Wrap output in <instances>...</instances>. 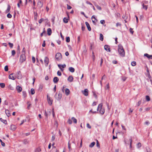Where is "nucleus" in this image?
Returning <instances> with one entry per match:
<instances>
[{
    "label": "nucleus",
    "instance_id": "obj_52",
    "mask_svg": "<svg viewBox=\"0 0 152 152\" xmlns=\"http://www.w3.org/2000/svg\"><path fill=\"white\" fill-rule=\"evenodd\" d=\"M55 135H53L52 136V139H51V141H53L55 139Z\"/></svg>",
    "mask_w": 152,
    "mask_h": 152
},
{
    "label": "nucleus",
    "instance_id": "obj_27",
    "mask_svg": "<svg viewBox=\"0 0 152 152\" xmlns=\"http://www.w3.org/2000/svg\"><path fill=\"white\" fill-rule=\"evenodd\" d=\"M91 18L92 19L94 18V20H92V21L93 23H94L95 24V23H96L95 20H96V21H97V20L96 19V18H95V17L94 16V15H93V16H92Z\"/></svg>",
    "mask_w": 152,
    "mask_h": 152
},
{
    "label": "nucleus",
    "instance_id": "obj_49",
    "mask_svg": "<svg viewBox=\"0 0 152 152\" xmlns=\"http://www.w3.org/2000/svg\"><path fill=\"white\" fill-rule=\"evenodd\" d=\"M7 17L9 18H11L12 17V16L11 14L8 13L7 15Z\"/></svg>",
    "mask_w": 152,
    "mask_h": 152
},
{
    "label": "nucleus",
    "instance_id": "obj_59",
    "mask_svg": "<svg viewBox=\"0 0 152 152\" xmlns=\"http://www.w3.org/2000/svg\"><path fill=\"white\" fill-rule=\"evenodd\" d=\"M45 40L43 41V43L42 44V46L43 47H45Z\"/></svg>",
    "mask_w": 152,
    "mask_h": 152
},
{
    "label": "nucleus",
    "instance_id": "obj_24",
    "mask_svg": "<svg viewBox=\"0 0 152 152\" xmlns=\"http://www.w3.org/2000/svg\"><path fill=\"white\" fill-rule=\"evenodd\" d=\"M95 142H93L91 143V144L89 145V146L90 148H92L95 145Z\"/></svg>",
    "mask_w": 152,
    "mask_h": 152
},
{
    "label": "nucleus",
    "instance_id": "obj_13",
    "mask_svg": "<svg viewBox=\"0 0 152 152\" xmlns=\"http://www.w3.org/2000/svg\"><path fill=\"white\" fill-rule=\"evenodd\" d=\"M58 80V78L57 77H55L53 79V81L55 83H56Z\"/></svg>",
    "mask_w": 152,
    "mask_h": 152
},
{
    "label": "nucleus",
    "instance_id": "obj_7",
    "mask_svg": "<svg viewBox=\"0 0 152 152\" xmlns=\"http://www.w3.org/2000/svg\"><path fill=\"white\" fill-rule=\"evenodd\" d=\"M82 92L83 94L85 96H87L88 95V91L87 89H85L84 91H82Z\"/></svg>",
    "mask_w": 152,
    "mask_h": 152
},
{
    "label": "nucleus",
    "instance_id": "obj_37",
    "mask_svg": "<svg viewBox=\"0 0 152 152\" xmlns=\"http://www.w3.org/2000/svg\"><path fill=\"white\" fill-rule=\"evenodd\" d=\"M41 151V149L40 148H37L35 150V152H39Z\"/></svg>",
    "mask_w": 152,
    "mask_h": 152
},
{
    "label": "nucleus",
    "instance_id": "obj_1",
    "mask_svg": "<svg viewBox=\"0 0 152 152\" xmlns=\"http://www.w3.org/2000/svg\"><path fill=\"white\" fill-rule=\"evenodd\" d=\"M118 51L119 55L122 57H124L125 55V52L124 50L123 46L121 45L118 46Z\"/></svg>",
    "mask_w": 152,
    "mask_h": 152
},
{
    "label": "nucleus",
    "instance_id": "obj_60",
    "mask_svg": "<svg viewBox=\"0 0 152 152\" xmlns=\"http://www.w3.org/2000/svg\"><path fill=\"white\" fill-rule=\"evenodd\" d=\"M133 110V109H131V108H130L129 110V113H132ZM129 114H130V113Z\"/></svg>",
    "mask_w": 152,
    "mask_h": 152
},
{
    "label": "nucleus",
    "instance_id": "obj_3",
    "mask_svg": "<svg viewBox=\"0 0 152 152\" xmlns=\"http://www.w3.org/2000/svg\"><path fill=\"white\" fill-rule=\"evenodd\" d=\"M56 58L58 61H59L62 58V55L61 53H58L56 55Z\"/></svg>",
    "mask_w": 152,
    "mask_h": 152
},
{
    "label": "nucleus",
    "instance_id": "obj_33",
    "mask_svg": "<svg viewBox=\"0 0 152 152\" xmlns=\"http://www.w3.org/2000/svg\"><path fill=\"white\" fill-rule=\"evenodd\" d=\"M142 6H143V8L145 10H147V6L144 5V4H142Z\"/></svg>",
    "mask_w": 152,
    "mask_h": 152
},
{
    "label": "nucleus",
    "instance_id": "obj_57",
    "mask_svg": "<svg viewBox=\"0 0 152 152\" xmlns=\"http://www.w3.org/2000/svg\"><path fill=\"white\" fill-rule=\"evenodd\" d=\"M67 9L68 10L72 8V7L69 5L68 4H67Z\"/></svg>",
    "mask_w": 152,
    "mask_h": 152
},
{
    "label": "nucleus",
    "instance_id": "obj_47",
    "mask_svg": "<svg viewBox=\"0 0 152 152\" xmlns=\"http://www.w3.org/2000/svg\"><path fill=\"white\" fill-rule=\"evenodd\" d=\"M44 19L43 18H41L40 19L39 21V23H41L42 22L44 21Z\"/></svg>",
    "mask_w": 152,
    "mask_h": 152
},
{
    "label": "nucleus",
    "instance_id": "obj_5",
    "mask_svg": "<svg viewBox=\"0 0 152 152\" xmlns=\"http://www.w3.org/2000/svg\"><path fill=\"white\" fill-rule=\"evenodd\" d=\"M47 100L48 104L50 105H51L52 104L53 100L48 95H47Z\"/></svg>",
    "mask_w": 152,
    "mask_h": 152
},
{
    "label": "nucleus",
    "instance_id": "obj_51",
    "mask_svg": "<svg viewBox=\"0 0 152 152\" xmlns=\"http://www.w3.org/2000/svg\"><path fill=\"white\" fill-rule=\"evenodd\" d=\"M57 75L59 76H61V72L59 71H58L57 72Z\"/></svg>",
    "mask_w": 152,
    "mask_h": 152
},
{
    "label": "nucleus",
    "instance_id": "obj_23",
    "mask_svg": "<svg viewBox=\"0 0 152 152\" xmlns=\"http://www.w3.org/2000/svg\"><path fill=\"white\" fill-rule=\"evenodd\" d=\"M102 103H100V104L98 107H97V110L98 111L99 109H101L102 108Z\"/></svg>",
    "mask_w": 152,
    "mask_h": 152
},
{
    "label": "nucleus",
    "instance_id": "obj_39",
    "mask_svg": "<svg viewBox=\"0 0 152 152\" xmlns=\"http://www.w3.org/2000/svg\"><path fill=\"white\" fill-rule=\"evenodd\" d=\"M136 63L135 61H133L131 63V65L133 66H134L136 65Z\"/></svg>",
    "mask_w": 152,
    "mask_h": 152
},
{
    "label": "nucleus",
    "instance_id": "obj_58",
    "mask_svg": "<svg viewBox=\"0 0 152 152\" xmlns=\"http://www.w3.org/2000/svg\"><path fill=\"white\" fill-rule=\"evenodd\" d=\"M87 127L89 129H91V126L88 123L87 124Z\"/></svg>",
    "mask_w": 152,
    "mask_h": 152
},
{
    "label": "nucleus",
    "instance_id": "obj_55",
    "mask_svg": "<svg viewBox=\"0 0 152 152\" xmlns=\"http://www.w3.org/2000/svg\"><path fill=\"white\" fill-rule=\"evenodd\" d=\"M141 100H140L139 101H138L137 104V106H139L141 104Z\"/></svg>",
    "mask_w": 152,
    "mask_h": 152
},
{
    "label": "nucleus",
    "instance_id": "obj_11",
    "mask_svg": "<svg viewBox=\"0 0 152 152\" xmlns=\"http://www.w3.org/2000/svg\"><path fill=\"white\" fill-rule=\"evenodd\" d=\"M73 78L72 76V75H70L69 77L68 78L67 80L71 82L73 81Z\"/></svg>",
    "mask_w": 152,
    "mask_h": 152
},
{
    "label": "nucleus",
    "instance_id": "obj_61",
    "mask_svg": "<svg viewBox=\"0 0 152 152\" xmlns=\"http://www.w3.org/2000/svg\"><path fill=\"white\" fill-rule=\"evenodd\" d=\"M32 60L33 62L34 63L35 62V58L34 57H32Z\"/></svg>",
    "mask_w": 152,
    "mask_h": 152
},
{
    "label": "nucleus",
    "instance_id": "obj_44",
    "mask_svg": "<svg viewBox=\"0 0 152 152\" xmlns=\"http://www.w3.org/2000/svg\"><path fill=\"white\" fill-rule=\"evenodd\" d=\"M67 122L68 123V124H71L72 123V120L70 119H68V120L67 121Z\"/></svg>",
    "mask_w": 152,
    "mask_h": 152
},
{
    "label": "nucleus",
    "instance_id": "obj_31",
    "mask_svg": "<svg viewBox=\"0 0 152 152\" xmlns=\"http://www.w3.org/2000/svg\"><path fill=\"white\" fill-rule=\"evenodd\" d=\"M0 120L1 121L3 122V123H4L5 124H6L7 123V121L6 120H3V119L1 118H0Z\"/></svg>",
    "mask_w": 152,
    "mask_h": 152
},
{
    "label": "nucleus",
    "instance_id": "obj_35",
    "mask_svg": "<svg viewBox=\"0 0 152 152\" xmlns=\"http://www.w3.org/2000/svg\"><path fill=\"white\" fill-rule=\"evenodd\" d=\"M137 146L138 148H139L141 146V144L140 142H139L137 144Z\"/></svg>",
    "mask_w": 152,
    "mask_h": 152
},
{
    "label": "nucleus",
    "instance_id": "obj_8",
    "mask_svg": "<svg viewBox=\"0 0 152 152\" xmlns=\"http://www.w3.org/2000/svg\"><path fill=\"white\" fill-rule=\"evenodd\" d=\"M104 48L105 50L106 51L109 52H110V47L109 45H105L104 46Z\"/></svg>",
    "mask_w": 152,
    "mask_h": 152
},
{
    "label": "nucleus",
    "instance_id": "obj_28",
    "mask_svg": "<svg viewBox=\"0 0 152 152\" xmlns=\"http://www.w3.org/2000/svg\"><path fill=\"white\" fill-rule=\"evenodd\" d=\"M27 104L28 105L27 108L28 109H29L30 107V106L31 105V104L29 102H27Z\"/></svg>",
    "mask_w": 152,
    "mask_h": 152
},
{
    "label": "nucleus",
    "instance_id": "obj_25",
    "mask_svg": "<svg viewBox=\"0 0 152 152\" xmlns=\"http://www.w3.org/2000/svg\"><path fill=\"white\" fill-rule=\"evenodd\" d=\"M99 39L101 41H103V36L102 34H100Z\"/></svg>",
    "mask_w": 152,
    "mask_h": 152
},
{
    "label": "nucleus",
    "instance_id": "obj_30",
    "mask_svg": "<svg viewBox=\"0 0 152 152\" xmlns=\"http://www.w3.org/2000/svg\"><path fill=\"white\" fill-rule=\"evenodd\" d=\"M31 94L32 95L34 94L35 93V91H34V89H33V88H32L31 89Z\"/></svg>",
    "mask_w": 152,
    "mask_h": 152
},
{
    "label": "nucleus",
    "instance_id": "obj_15",
    "mask_svg": "<svg viewBox=\"0 0 152 152\" xmlns=\"http://www.w3.org/2000/svg\"><path fill=\"white\" fill-rule=\"evenodd\" d=\"M17 90L18 92H20L22 90V88L20 86H18L17 87Z\"/></svg>",
    "mask_w": 152,
    "mask_h": 152
},
{
    "label": "nucleus",
    "instance_id": "obj_45",
    "mask_svg": "<svg viewBox=\"0 0 152 152\" xmlns=\"http://www.w3.org/2000/svg\"><path fill=\"white\" fill-rule=\"evenodd\" d=\"M45 116L46 117V118H48V113H47L46 112V111L45 110Z\"/></svg>",
    "mask_w": 152,
    "mask_h": 152
},
{
    "label": "nucleus",
    "instance_id": "obj_46",
    "mask_svg": "<svg viewBox=\"0 0 152 152\" xmlns=\"http://www.w3.org/2000/svg\"><path fill=\"white\" fill-rule=\"evenodd\" d=\"M8 44L9 45L10 47L11 48H13V44L12 43H11L10 42H9L8 43Z\"/></svg>",
    "mask_w": 152,
    "mask_h": 152
},
{
    "label": "nucleus",
    "instance_id": "obj_56",
    "mask_svg": "<svg viewBox=\"0 0 152 152\" xmlns=\"http://www.w3.org/2000/svg\"><path fill=\"white\" fill-rule=\"evenodd\" d=\"M23 143L25 144H26L28 143V142L27 141V140H25L23 141Z\"/></svg>",
    "mask_w": 152,
    "mask_h": 152
},
{
    "label": "nucleus",
    "instance_id": "obj_36",
    "mask_svg": "<svg viewBox=\"0 0 152 152\" xmlns=\"http://www.w3.org/2000/svg\"><path fill=\"white\" fill-rule=\"evenodd\" d=\"M70 38L69 37H66V41L67 42H70Z\"/></svg>",
    "mask_w": 152,
    "mask_h": 152
},
{
    "label": "nucleus",
    "instance_id": "obj_64",
    "mask_svg": "<svg viewBox=\"0 0 152 152\" xmlns=\"http://www.w3.org/2000/svg\"><path fill=\"white\" fill-rule=\"evenodd\" d=\"M149 124V123L148 121H146L145 122V124L147 125H148Z\"/></svg>",
    "mask_w": 152,
    "mask_h": 152
},
{
    "label": "nucleus",
    "instance_id": "obj_62",
    "mask_svg": "<svg viewBox=\"0 0 152 152\" xmlns=\"http://www.w3.org/2000/svg\"><path fill=\"white\" fill-rule=\"evenodd\" d=\"M42 88H43L42 86V85H40L39 86V90H42Z\"/></svg>",
    "mask_w": 152,
    "mask_h": 152
},
{
    "label": "nucleus",
    "instance_id": "obj_40",
    "mask_svg": "<svg viewBox=\"0 0 152 152\" xmlns=\"http://www.w3.org/2000/svg\"><path fill=\"white\" fill-rule=\"evenodd\" d=\"M26 53V49L25 48H23L22 52V54H25Z\"/></svg>",
    "mask_w": 152,
    "mask_h": 152
},
{
    "label": "nucleus",
    "instance_id": "obj_20",
    "mask_svg": "<svg viewBox=\"0 0 152 152\" xmlns=\"http://www.w3.org/2000/svg\"><path fill=\"white\" fill-rule=\"evenodd\" d=\"M34 19L35 20H37V12H34Z\"/></svg>",
    "mask_w": 152,
    "mask_h": 152
},
{
    "label": "nucleus",
    "instance_id": "obj_43",
    "mask_svg": "<svg viewBox=\"0 0 152 152\" xmlns=\"http://www.w3.org/2000/svg\"><path fill=\"white\" fill-rule=\"evenodd\" d=\"M96 146L99 148H100V145L99 143V142L97 140H96Z\"/></svg>",
    "mask_w": 152,
    "mask_h": 152
},
{
    "label": "nucleus",
    "instance_id": "obj_2",
    "mask_svg": "<svg viewBox=\"0 0 152 152\" xmlns=\"http://www.w3.org/2000/svg\"><path fill=\"white\" fill-rule=\"evenodd\" d=\"M26 60V56L25 54H22L20 57L19 62L22 64Z\"/></svg>",
    "mask_w": 152,
    "mask_h": 152
},
{
    "label": "nucleus",
    "instance_id": "obj_9",
    "mask_svg": "<svg viewBox=\"0 0 152 152\" xmlns=\"http://www.w3.org/2000/svg\"><path fill=\"white\" fill-rule=\"evenodd\" d=\"M44 61L45 63L46 64V66H47L49 62L48 58L47 57H45Z\"/></svg>",
    "mask_w": 152,
    "mask_h": 152
},
{
    "label": "nucleus",
    "instance_id": "obj_6",
    "mask_svg": "<svg viewBox=\"0 0 152 152\" xmlns=\"http://www.w3.org/2000/svg\"><path fill=\"white\" fill-rule=\"evenodd\" d=\"M16 76L18 79H21L22 78V76L20 71H19L17 72Z\"/></svg>",
    "mask_w": 152,
    "mask_h": 152
},
{
    "label": "nucleus",
    "instance_id": "obj_17",
    "mask_svg": "<svg viewBox=\"0 0 152 152\" xmlns=\"http://www.w3.org/2000/svg\"><path fill=\"white\" fill-rule=\"evenodd\" d=\"M48 34V35H50L52 33V31L50 28H48L47 29Z\"/></svg>",
    "mask_w": 152,
    "mask_h": 152
},
{
    "label": "nucleus",
    "instance_id": "obj_18",
    "mask_svg": "<svg viewBox=\"0 0 152 152\" xmlns=\"http://www.w3.org/2000/svg\"><path fill=\"white\" fill-rule=\"evenodd\" d=\"M5 112L6 114L8 117L10 116V114L9 110H6L5 111Z\"/></svg>",
    "mask_w": 152,
    "mask_h": 152
},
{
    "label": "nucleus",
    "instance_id": "obj_10",
    "mask_svg": "<svg viewBox=\"0 0 152 152\" xmlns=\"http://www.w3.org/2000/svg\"><path fill=\"white\" fill-rule=\"evenodd\" d=\"M16 129V127L15 126L13 125H12L10 126V129L12 130H15Z\"/></svg>",
    "mask_w": 152,
    "mask_h": 152
},
{
    "label": "nucleus",
    "instance_id": "obj_50",
    "mask_svg": "<svg viewBox=\"0 0 152 152\" xmlns=\"http://www.w3.org/2000/svg\"><path fill=\"white\" fill-rule=\"evenodd\" d=\"M0 141L1 142V145L3 146H5V144L4 142H2V140L1 139H0Z\"/></svg>",
    "mask_w": 152,
    "mask_h": 152
},
{
    "label": "nucleus",
    "instance_id": "obj_26",
    "mask_svg": "<svg viewBox=\"0 0 152 152\" xmlns=\"http://www.w3.org/2000/svg\"><path fill=\"white\" fill-rule=\"evenodd\" d=\"M72 120L73 121L74 123L76 124L77 123V120L74 117H72Z\"/></svg>",
    "mask_w": 152,
    "mask_h": 152
},
{
    "label": "nucleus",
    "instance_id": "obj_21",
    "mask_svg": "<svg viewBox=\"0 0 152 152\" xmlns=\"http://www.w3.org/2000/svg\"><path fill=\"white\" fill-rule=\"evenodd\" d=\"M69 70L72 72H73L75 71V69L72 67H70L69 68Z\"/></svg>",
    "mask_w": 152,
    "mask_h": 152
},
{
    "label": "nucleus",
    "instance_id": "obj_38",
    "mask_svg": "<svg viewBox=\"0 0 152 152\" xmlns=\"http://www.w3.org/2000/svg\"><path fill=\"white\" fill-rule=\"evenodd\" d=\"M15 54V51L13 50L12 51V56H14Z\"/></svg>",
    "mask_w": 152,
    "mask_h": 152
},
{
    "label": "nucleus",
    "instance_id": "obj_16",
    "mask_svg": "<svg viewBox=\"0 0 152 152\" xmlns=\"http://www.w3.org/2000/svg\"><path fill=\"white\" fill-rule=\"evenodd\" d=\"M70 93V91L68 88H66L65 90V94L66 95H69Z\"/></svg>",
    "mask_w": 152,
    "mask_h": 152
},
{
    "label": "nucleus",
    "instance_id": "obj_29",
    "mask_svg": "<svg viewBox=\"0 0 152 152\" xmlns=\"http://www.w3.org/2000/svg\"><path fill=\"white\" fill-rule=\"evenodd\" d=\"M10 8H11L10 6L9 5H8V7H7V10H6V12L7 13V12H9L10 11Z\"/></svg>",
    "mask_w": 152,
    "mask_h": 152
},
{
    "label": "nucleus",
    "instance_id": "obj_34",
    "mask_svg": "<svg viewBox=\"0 0 152 152\" xmlns=\"http://www.w3.org/2000/svg\"><path fill=\"white\" fill-rule=\"evenodd\" d=\"M5 86V84L4 83H0V86L1 88H4Z\"/></svg>",
    "mask_w": 152,
    "mask_h": 152
},
{
    "label": "nucleus",
    "instance_id": "obj_4",
    "mask_svg": "<svg viewBox=\"0 0 152 152\" xmlns=\"http://www.w3.org/2000/svg\"><path fill=\"white\" fill-rule=\"evenodd\" d=\"M13 75H14L13 73L10 74L9 76V79L14 80L17 78V76H16Z\"/></svg>",
    "mask_w": 152,
    "mask_h": 152
},
{
    "label": "nucleus",
    "instance_id": "obj_19",
    "mask_svg": "<svg viewBox=\"0 0 152 152\" xmlns=\"http://www.w3.org/2000/svg\"><path fill=\"white\" fill-rule=\"evenodd\" d=\"M37 4L40 7H42L43 6V3L41 1H38Z\"/></svg>",
    "mask_w": 152,
    "mask_h": 152
},
{
    "label": "nucleus",
    "instance_id": "obj_22",
    "mask_svg": "<svg viewBox=\"0 0 152 152\" xmlns=\"http://www.w3.org/2000/svg\"><path fill=\"white\" fill-rule=\"evenodd\" d=\"M69 19L68 18H63V21L65 23H67L68 22Z\"/></svg>",
    "mask_w": 152,
    "mask_h": 152
},
{
    "label": "nucleus",
    "instance_id": "obj_48",
    "mask_svg": "<svg viewBox=\"0 0 152 152\" xmlns=\"http://www.w3.org/2000/svg\"><path fill=\"white\" fill-rule=\"evenodd\" d=\"M68 148L69 150V151H70L71 150V145H70V144L69 143V142L68 143Z\"/></svg>",
    "mask_w": 152,
    "mask_h": 152
},
{
    "label": "nucleus",
    "instance_id": "obj_32",
    "mask_svg": "<svg viewBox=\"0 0 152 152\" xmlns=\"http://www.w3.org/2000/svg\"><path fill=\"white\" fill-rule=\"evenodd\" d=\"M146 99L147 101H149L150 100V98L148 96H146Z\"/></svg>",
    "mask_w": 152,
    "mask_h": 152
},
{
    "label": "nucleus",
    "instance_id": "obj_14",
    "mask_svg": "<svg viewBox=\"0 0 152 152\" xmlns=\"http://www.w3.org/2000/svg\"><path fill=\"white\" fill-rule=\"evenodd\" d=\"M99 112L100 113H101L102 115H103L104 113L105 112V110L104 108H102L101 109H100Z\"/></svg>",
    "mask_w": 152,
    "mask_h": 152
},
{
    "label": "nucleus",
    "instance_id": "obj_12",
    "mask_svg": "<svg viewBox=\"0 0 152 152\" xmlns=\"http://www.w3.org/2000/svg\"><path fill=\"white\" fill-rule=\"evenodd\" d=\"M85 23L86 26L87 27L88 30L89 31H91V29L88 23L87 22H86Z\"/></svg>",
    "mask_w": 152,
    "mask_h": 152
},
{
    "label": "nucleus",
    "instance_id": "obj_42",
    "mask_svg": "<svg viewBox=\"0 0 152 152\" xmlns=\"http://www.w3.org/2000/svg\"><path fill=\"white\" fill-rule=\"evenodd\" d=\"M23 96L24 97H26V91H23L22 92Z\"/></svg>",
    "mask_w": 152,
    "mask_h": 152
},
{
    "label": "nucleus",
    "instance_id": "obj_63",
    "mask_svg": "<svg viewBox=\"0 0 152 152\" xmlns=\"http://www.w3.org/2000/svg\"><path fill=\"white\" fill-rule=\"evenodd\" d=\"M106 88L107 89H109V84L108 83L106 86Z\"/></svg>",
    "mask_w": 152,
    "mask_h": 152
},
{
    "label": "nucleus",
    "instance_id": "obj_41",
    "mask_svg": "<svg viewBox=\"0 0 152 152\" xmlns=\"http://www.w3.org/2000/svg\"><path fill=\"white\" fill-rule=\"evenodd\" d=\"M4 70L5 71H7L8 70V66H6L4 67Z\"/></svg>",
    "mask_w": 152,
    "mask_h": 152
},
{
    "label": "nucleus",
    "instance_id": "obj_53",
    "mask_svg": "<svg viewBox=\"0 0 152 152\" xmlns=\"http://www.w3.org/2000/svg\"><path fill=\"white\" fill-rule=\"evenodd\" d=\"M129 31L132 34H133L134 33V31H133V29L131 28H130L129 29Z\"/></svg>",
    "mask_w": 152,
    "mask_h": 152
},
{
    "label": "nucleus",
    "instance_id": "obj_54",
    "mask_svg": "<svg viewBox=\"0 0 152 152\" xmlns=\"http://www.w3.org/2000/svg\"><path fill=\"white\" fill-rule=\"evenodd\" d=\"M100 22L101 24H103L105 23V21L104 20H101Z\"/></svg>",
    "mask_w": 152,
    "mask_h": 152
}]
</instances>
